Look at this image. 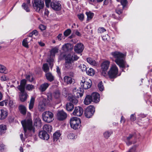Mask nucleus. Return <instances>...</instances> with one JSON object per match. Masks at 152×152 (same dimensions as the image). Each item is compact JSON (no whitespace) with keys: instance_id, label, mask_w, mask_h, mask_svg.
Masks as SVG:
<instances>
[{"instance_id":"obj_1","label":"nucleus","mask_w":152,"mask_h":152,"mask_svg":"<svg viewBox=\"0 0 152 152\" xmlns=\"http://www.w3.org/2000/svg\"><path fill=\"white\" fill-rule=\"evenodd\" d=\"M111 54L115 58V61L120 67L124 68L125 67V62L123 59L124 54L118 51L112 52Z\"/></svg>"},{"instance_id":"obj_2","label":"nucleus","mask_w":152,"mask_h":152,"mask_svg":"<svg viewBox=\"0 0 152 152\" xmlns=\"http://www.w3.org/2000/svg\"><path fill=\"white\" fill-rule=\"evenodd\" d=\"M26 83V80L25 79L22 80L20 84L18 86V88L20 91L19 93V98L20 100L23 102L25 101L27 98L28 95L25 91V86Z\"/></svg>"},{"instance_id":"obj_3","label":"nucleus","mask_w":152,"mask_h":152,"mask_svg":"<svg viewBox=\"0 0 152 152\" xmlns=\"http://www.w3.org/2000/svg\"><path fill=\"white\" fill-rule=\"evenodd\" d=\"M32 120L30 118L21 121V123L23 128L24 132L26 134L27 130L29 132L32 131L33 133L35 132V129L32 125Z\"/></svg>"},{"instance_id":"obj_4","label":"nucleus","mask_w":152,"mask_h":152,"mask_svg":"<svg viewBox=\"0 0 152 152\" xmlns=\"http://www.w3.org/2000/svg\"><path fill=\"white\" fill-rule=\"evenodd\" d=\"M32 4L34 10L39 12L44 8L45 6L44 2L42 0H33Z\"/></svg>"},{"instance_id":"obj_5","label":"nucleus","mask_w":152,"mask_h":152,"mask_svg":"<svg viewBox=\"0 0 152 152\" xmlns=\"http://www.w3.org/2000/svg\"><path fill=\"white\" fill-rule=\"evenodd\" d=\"M42 118L45 122L49 123L53 121L54 119L53 114L49 111H46L42 114Z\"/></svg>"},{"instance_id":"obj_6","label":"nucleus","mask_w":152,"mask_h":152,"mask_svg":"<svg viewBox=\"0 0 152 152\" xmlns=\"http://www.w3.org/2000/svg\"><path fill=\"white\" fill-rule=\"evenodd\" d=\"M70 124L72 128L75 129H77L80 125L81 120L78 118L72 117L70 119Z\"/></svg>"},{"instance_id":"obj_7","label":"nucleus","mask_w":152,"mask_h":152,"mask_svg":"<svg viewBox=\"0 0 152 152\" xmlns=\"http://www.w3.org/2000/svg\"><path fill=\"white\" fill-rule=\"evenodd\" d=\"M118 72V67L116 65H112L108 71V75L110 78H114L117 76Z\"/></svg>"},{"instance_id":"obj_8","label":"nucleus","mask_w":152,"mask_h":152,"mask_svg":"<svg viewBox=\"0 0 152 152\" xmlns=\"http://www.w3.org/2000/svg\"><path fill=\"white\" fill-rule=\"evenodd\" d=\"M95 111V108L93 106H89L85 110V116L88 118H90L94 115Z\"/></svg>"},{"instance_id":"obj_9","label":"nucleus","mask_w":152,"mask_h":152,"mask_svg":"<svg viewBox=\"0 0 152 152\" xmlns=\"http://www.w3.org/2000/svg\"><path fill=\"white\" fill-rule=\"evenodd\" d=\"M80 85L82 87L85 89L90 88L92 85L91 81L89 79H83L81 80Z\"/></svg>"},{"instance_id":"obj_10","label":"nucleus","mask_w":152,"mask_h":152,"mask_svg":"<svg viewBox=\"0 0 152 152\" xmlns=\"http://www.w3.org/2000/svg\"><path fill=\"white\" fill-rule=\"evenodd\" d=\"M50 6L51 7L56 11L60 10L61 7V4L59 1H53L50 3Z\"/></svg>"},{"instance_id":"obj_11","label":"nucleus","mask_w":152,"mask_h":152,"mask_svg":"<svg viewBox=\"0 0 152 152\" xmlns=\"http://www.w3.org/2000/svg\"><path fill=\"white\" fill-rule=\"evenodd\" d=\"M73 94L75 98H78L81 97L83 95L84 91L83 89L80 88L79 89H77L76 88L73 89Z\"/></svg>"},{"instance_id":"obj_12","label":"nucleus","mask_w":152,"mask_h":152,"mask_svg":"<svg viewBox=\"0 0 152 152\" xmlns=\"http://www.w3.org/2000/svg\"><path fill=\"white\" fill-rule=\"evenodd\" d=\"M84 46L82 43H78L75 46L74 50L77 53H81L84 49Z\"/></svg>"},{"instance_id":"obj_13","label":"nucleus","mask_w":152,"mask_h":152,"mask_svg":"<svg viewBox=\"0 0 152 152\" xmlns=\"http://www.w3.org/2000/svg\"><path fill=\"white\" fill-rule=\"evenodd\" d=\"M83 113V108L80 106L75 107V110L73 113L74 115L77 116H80Z\"/></svg>"},{"instance_id":"obj_14","label":"nucleus","mask_w":152,"mask_h":152,"mask_svg":"<svg viewBox=\"0 0 152 152\" xmlns=\"http://www.w3.org/2000/svg\"><path fill=\"white\" fill-rule=\"evenodd\" d=\"M67 114L63 110L58 111L57 114V118L60 121H63L66 118Z\"/></svg>"},{"instance_id":"obj_15","label":"nucleus","mask_w":152,"mask_h":152,"mask_svg":"<svg viewBox=\"0 0 152 152\" xmlns=\"http://www.w3.org/2000/svg\"><path fill=\"white\" fill-rule=\"evenodd\" d=\"M39 137L42 139L48 140L49 138L48 134L45 131H41L39 133Z\"/></svg>"},{"instance_id":"obj_16","label":"nucleus","mask_w":152,"mask_h":152,"mask_svg":"<svg viewBox=\"0 0 152 152\" xmlns=\"http://www.w3.org/2000/svg\"><path fill=\"white\" fill-rule=\"evenodd\" d=\"M93 102L97 103L98 102L100 99V95L97 93L94 92L91 95Z\"/></svg>"},{"instance_id":"obj_17","label":"nucleus","mask_w":152,"mask_h":152,"mask_svg":"<svg viewBox=\"0 0 152 152\" xmlns=\"http://www.w3.org/2000/svg\"><path fill=\"white\" fill-rule=\"evenodd\" d=\"M110 62L108 61H105L103 62L101 65V69L104 71H106L109 68Z\"/></svg>"},{"instance_id":"obj_18","label":"nucleus","mask_w":152,"mask_h":152,"mask_svg":"<svg viewBox=\"0 0 152 152\" xmlns=\"http://www.w3.org/2000/svg\"><path fill=\"white\" fill-rule=\"evenodd\" d=\"M86 60L89 64L92 66H96L98 65V62L91 58H87Z\"/></svg>"},{"instance_id":"obj_19","label":"nucleus","mask_w":152,"mask_h":152,"mask_svg":"<svg viewBox=\"0 0 152 152\" xmlns=\"http://www.w3.org/2000/svg\"><path fill=\"white\" fill-rule=\"evenodd\" d=\"M49 85L50 84L47 83H45L40 86L39 89L42 92H44L48 88Z\"/></svg>"},{"instance_id":"obj_20","label":"nucleus","mask_w":152,"mask_h":152,"mask_svg":"<svg viewBox=\"0 0 152 152\" xmlns=\"http://www.w3.org/2000/svg\"><path fill=\"white\" fill-rule=\"evenodd\" d=\"M7 111L3 109L0 110V119H3L6 118L7 115Z\"/></svg>"},{"instance_id":"obj_21","label":"nucleus","mask_w":152,"mask_h":152,"mask_svg":"<svg viewBox=\"0 0 152 152\" xmlns=\"http://www.w3.org/2000/svg\"><path fill=\"white\" fill-rule=\"evenodd\" d=\"M92 102H93V101L91 95H87L84 101V103L86 105H88L90 104Z\"/></svg>"},{"instance_id":"obj_22","label":"nucleus","mask_w":152,"mask_h":152,"mask_svg":"<svg viewBox=\"0 0 152 152\" xmlns=\"http://www.w3.org/2000/svg\"><path fill=\"white\" fill-rule=\"evenodd\" d=\"M62 48L65 52H66L72 50V45L69 43L66 44L62 46Z\"/></svg>"},{"instance_id":"obj_23","label":"nucleus","mask_w":152,"mask_h":152,"mask_svg":"<svg viewBox=\"0 0 152 152\" xmlns=\"http://www.w3.org/2000/svg\"><path fill=\"white\" fill-rule=\"evenodd\" d=\"M18 109L20 113L25 115L26 114V107L23 105H20L18 107Z\"/></svg>"},{"instance_id":"obj_24","label":"nucleus","mask_w":152,"mask_h":152,"mask_svg":"<svg viewBox=\"0 0 152 152\" xmlns=\"http://www.w3.org/2000/svg\"><path fill=\"white\" fill-rule=\"evenodd\" d=\"M45 107L46 104L43 101H41L39 102L38 108L40 111H44L45 110Z\"/></svg>"},{"instance_id":"obj_25","label":"nucleus","mask_w":152,"mask_h":152,"mask_svg":"<svg viewBox=\"0 0 152 152\" xmlns=\"http://www.w3.org/2000/svg\"><path fill=\"white\" fill-rule=\"evenodd\" d=\"M72 78L69 76H66L64 78V82L67 84H71L72 82Z\"/></svg>"},{"instance_id":"obj_26","label":"nucleus","mask_w":152,"mask_h":152,"mask_svg":"<svg viewBox=\"0 0 152 152\" xmlns=\"http://www.w3.org/2000/svg\"><path fill=\"white\" fill-rule=\"evenodd\" d=\"M133 136V135L132 134H130L128 137H127L125 139V141L127 145L129 146L132 144V142L130 141V140L132 138Z\"/></svg>"},{"instance_id":"obj_27","label":"nucleus","mask_w":152,"mask_h":152,"mask_svg":"<svg viewBox=\"0 0 152 152\" xmlns=\"http://www.w3.org/2000/svg\"><path fill=\"white\" fill-rule=\"evenodd\" d=\"M45 76L47 80L50 82H52L54 80V76L50 72L46 73Z\"/></svg>"},{"instance_id":"obj_28","label":"nucleus","mask_w":152,"mask_h":152,"mask_svg":"<svg viewBox=\"0 0 152 152\" xmlns=\"http://www.w3.org/2000/svg\"><path fill=\"white\" fill-rule=\"evenodd\" d=\"M34 125L36 126L41 127L42 126V122L39 118H36L34 121Z\"/></svg>"},{"instance_id":"obj_29","label":"nucleus","mask_w":152,"mask_h":152,"mask_svg":"<svg viewBox=\"0 0 152 152\" xmlns=\"http://www.w3.org/2000/svg\"><path fill=\"white\" fill-rule=\"evenodd\" d=\"M73 65L74 64L72 62L65 61V67L67 69H72L73 67Z\"/></svg>"},{"instance_id":"obj_30","label":"nucleus","mask_w":152,"mask_h":152,"mask_svg":"<svg viewBox=\"0 0 152 152\" xmlns=\"http://www.w3.org/2000/svg\"><path fill=\"white\" fill-rule=\"evenodd\" d=\"M44 131H47L48 132H50L52 131V126L48 124H45L44 125L43 127Z\"/></svg>"},{"instance_id":"obj_31","label":"nucleus","mask_w":152,"mask_h":152,"mask_svg":"<svg viewBox=\"0 0 152 152\" xmlns=\"http://www.w3.org/2000/svg\"><path fill=\"white\" fill-rule=\"evenodd\" d=\"M74 108V105L70 102L67 103L66 105V108L67 110L68 111H72Z\"/></svg>"},{"instance_id":"obj_32","label":"nucleus","mask_w":152,"mask_h":152,"mask_svg":"<svg viewBox=\"0 0 152 152\" xmlns=\"http://www.w3.org/2000/svg\"><path fill=\"white\" fill-rule=\"evenodd\" d=\"M35 101V98L33 97H31L29 105V109L31 110L33 108Z\"/></svg>"},{"instance_id":"obj_33","label":"nucleus","mask_w":152,"mask_h":152,"mask_svg":"<svg viewBox=\"0 0 152 152\" xmlns=\"http://www.w3.org/2000/svg\"><path fill=\"white\" fill-rule=\"evenodd\" d=\"M86 72L88 75L91 76H93L95 74L94 70L91 68L88 69L87 70H86Z\"/></svg>"},{"instance_id":"obj_34","label":"nucleus","mask_w":152,"mask_h":152,"mask_svg":"<svg viewBox=\"0 0 152 152\" xmlns=\"http://www.w3.org/2000/svg\"><path fill=\"white\" fill-rule=\"evenodd\" d=\"M58 48L56 47L52 49L50 51V56H54L55 54L58 53Z\"/></svg>"},{"instance_id":"obj_35","label":"nucleus","mask_w":152,"mask_h":152,"mask_svg":"<svg viewBox=\"0 0 152 152\" xmlns=\"http://www.w3.org/2000/svg\"><path fill=\"white\" fill-rule=\"evenodd\" d=\"M73 56L70 54H68L66 57V61L73 62Z\"/></svg>"},{"instance_id":"obj_36","label":"nucleus","mask_w":152,"mask_h":152,"mask_svg":"<svg viewBox=\"0 0 152 152\" xmlns=\"http://www.w3.org/2000/svg\"><path fill=\"white\" fill-rule=\"evenodd\" d=\"M54 141H56L59 139L61 136V134L59 132H56L53 135Z\"/></svg>"},{"instance_id":"obj_37","label":"nucleus","mask_w":152,"mask_h":152,"mask_svg":"<svg viewBox=\"0 0 152 152\" xmlns=\"http://www.w3.org/2000/svg\"><path fill=\"white\" fill-rule=\"evenodd\" d=\"M6 129V126L5 125L3 124L0 125V134L4 133Z\"/></svg>"},{"instance_id":"obj_38","label":"nucleus","mask_w":152,"mask_h":152,"mask_svg":"<svg viewBox=\"0 0 152 152\" xmlns=\"http://www.w3.org/2000/svg\"><path fill=\"white\" fill-rule=\"evenodd\" d=\"M86 14L87 15V20H91L93 18L94 15V13L90 12H86Z\"/></svg>"},{"instance_id":"obj_39","label":"nucleus","mask_w":152,"mask_h":152,"mask_svg":"<svg viewBox=\"0 0 152 152\" xmlns=\"http://www.w3.org/2000/svg\"><path fill=\"white\" fill-rule=\"evenodd\" d=\"M26 88L27 90L31 91L34 88V86L32 84H27L26 86Z\"/></svg>"},{"instance_id":"obj_40","label":"nucleus","mask_w":152,"mask_h":152,"mask_svg":"<svg viewBox=\"0 0 152 152\" xmlns=\"http://www.w3.org/2000/svg\"><path fill=\"white\" fill-rule=\"evenodd\" d=\"M6 68L4 66L0 64V73H7Z\"/></svg>"},{"instance_id":"obj_41","label":"nucleus","mask_w":152,"mask_h":152,"mask_svg":"<svg viewBox=\"0 0 152 152\" xmlns=\"http://www.w3.org/2000/svg\"><path fill=\"white\" fill-rule=\"evenodd\" d=\"M26 78L27 80L30 82H32L34 80V78L31 75H26Z\"/></svg>"},{"instance_id":"obj_42","label":"nucleus","mask_w":152,"mask_h":152,"mask_svg":"<svg viewBox=\"0 0 152 152\" xmlns=\"http://www.w3.org/2000/svg\"><path fill=\"white\" fill-rule=\"evenodd\" d=\"M121 5H118V7L116 10V12L119 15H120L122 13L123 9H124L123 8V7H121Z\"/></svg>"},{"instance_id":"obj_43","label":"nucleus","mask_w":152,"mask_h":152,"mask_svg":"<svg viewBox=\"0 0 152 152\" xmlns=\"http://www.w3.org/2000/svg\"><path fill=\"white\" fill-rule=\"evenodd\" d=\"M60 93L59 90L56 91L53 94V96L56 99L58 98L60 96Z\"/></svg>"},{"instance_id":"obj_44","label":"nucleus","mask_w":152,"mask_h":152,"mask_svg":"<svg viewBox=\"0 0 152 152\" xmlns=\"http://www.w3.org/2000/svg\"><path fill=\"white\" fill-rule=\"evenodd\" d=\"M42 68L43 70L45 72H48L49 70V67L47 64H43Z\"/></svg>"},{"instance_id":"obj_45","label":"nucleus","mask_w":152,"mask_h":152,"mask_svg":"<svg viewBox=\"0 0 152 152\" xmlns=\"http://www.w3.org/2000/svg\"><path fill=\"white\" fill-rule=\"evenodd\" d=\"M27 38H26L23 40L22 42V45L24 47L28 48V46L27 40Z\"/></svg>"},{"instance_id":"obj_46","label":"nucleus","mask_w":152,"mask_h":152,"mask_svg":"<svg viewBox=\"0 0 152 152\" xmlns=\"http://www.w3.org/2000/svg\"><path fill=\"white\" fill-rule=\"evenodd\" d=\"M22 7L27 12H29L30 9L28 7V5L25 3H23L22 5Z\"/></svg>"},{"instance_id":"obj_47","label":"nucleus","mask_w":152,"mask_h":152,"mask_svg":"<svg viewBox=\"0 0 152 152\" xmlns=\"http://www.w3.org/2000/svg\"><path fill=\"white\" fill-rule=\"evenodd\" d=\"M113 132H109L107 131L105 132L104 134V137L107 139L108 138L110 135L112 134Z\"/></svg>"},{"instance_id":"obj_48","label":"nucleus","mask_w":152,"mask_h":152,"mask_svg":"<svg viewBox=\"0 0 152 152\" xmlns=\"http://www.w3.org/2000/svg\"><path fill=\"white\" fill-rule=\"evenodd\" d=\"M75 97H72L69 99V100L75 104H76L78 103V100Z\"/></svg>"},{"instance_id":"obj_49","label":"nucleus","mask_w":152,"mask_h":152,"mask_svg":"<svg viewBox=\"0 0 152 152\" xmlns=\"http://www.w3.org/2000/svg\"><path fill=\"white\" fill-rule=\"evenodd\" d=\"M98 87L99 90L101 91H102L103 90L104 87L102 84V82H100L99 83L98 85Z\"/></svg>"},{"instance_id":"obj_50","label":"nucleus","mask_w":152,"mask_h":152,"mask_svg":"<svg viewBox=\"0 0 152 152\" xmlns=\"http://www.w3.org/2000/svg\"><path fill=\"white\" fill-rule=\"evenodd\" d=\"M71 31L70 29H68L66 30L64 33V35L66 36H68L71 33Z\"/></svg>"},{"instance_id":"obj_51","label":"nucleus","mask_w":152,"mask_h":152,"mask_svg":"<svg viewBox=\"0 0 152 152\" xmlns=\"http://www.w3.org/2000/svg\"><path fill=\"white\" fill-rule=\"evenodd\" d=\"M79 67L83 72L85 71H86V70L88 69V68H86V66L83 64H81Z\"/></svg>"},{"instance_id":"obj_52","label":"nucleus","mask_w":152,"mask_h":152,"mask_svg":"<svg viewBox=\"0 0 152 152\" xmlns=\"http://www.w3.org/2000/svg\"><path fill=\"white\" fill-rule=\"evenodd\" d=\"M8 103V101L7 100H4L0 102V106H3L4 105H7Z\"/></svg>"},{"instance_id":"obj_53","label":"nucleus","mask_w":152,"mask_h":152,"mask_svg":"<svg viewBox=\"0 0 152 152\" xmlns=\"http://www.w3.org/2000/svg\"><path fill=\"white\" fill-rule=\"evenodd\" d=\"M127 3V0H121V4L123 6V8H124L126 6Z\"/></svg>"},{"instance_id":"obj_54","label":"nucleus","mask_w":152,"mask_h":152,"mask_svg":"<svg viewBox=\"0 0 152 152\" xmlns=\"http://www.w3.org/2000/svg\"><path fill=\"white\" fill-rule=\"evenodd\" d=\"M77 16L78 18L81 21H82L84 20V15L83 14H79L77 15Z\"/></svg>"},{"instance_id":"obj_55","label":"nucleus","mask_w":152,"mask_h":152,"mask_svg":"<svg viewBox=\"0 0 152 152\" xmlns=\"http://www.w3.org/2000/svg\"><path fill=\"white\" fill-rule=\"evenodd\" d=\"M68 138L70 139H73L75 138V134L73 133H70L68 135Z\"/></svg>"},{"instance_id":"obj_56","label":"nucleus","mask_w":152,"mask_h":152,"mask_svg":"<svg viewBox=\"0 0 152 152\" xmlns=\"http://www.w3.org/2000/svg\"><path fill=\"white\" fill-rule=\"evenodd\" d=\"M106 31V30L103 27L99 28L98 29V32L100 33H102Z\"/></svg>"},{"instance_id":"obj_57","label":"nucleus","mask_w":152,"mask_h":152,"mask_svg":"<svg viewBox=\"0 0 152 152\" xmlns=\"http://www.w3.org/2000/svg\"><path fill=\"white\" fill-rule=\"evenodd\" d=\"M9 105L11 107H13L14 106V102L12 100H9Z\"/></svg>"},{"instance_id":"obj_58","label":"nucleus","mask_w":152,"mask_h":152,"mask_svg":"<svg viewBox=\"0 0 152 152\" xmlns=\"http://www.w3.org/2000/svg\"><path fill=\"white\" fill-rule=\"evenodd\" d=\"M46 27L43 25H40L39 26V28L42 31L46 29Z\"/></svg>"},{"instance_id":"obj_59","label":"nucleus","mask_w":152,"mask_h":152,"mask_svg":"<svg viewBox=\"0 0 152 152\" xmlns=\"http://www.w3.org/2000/svg\"><path fill=\"white\" fill-rule=\"evenodd\" d=\"M50 0H45V5L47 7H49L50 6V4L51 3Z\"/></svg>"},{"instance_id":"obj_60","label":"nucleus","mask_w":152,"mask_h":152,"mask_svg":"<svg viewBox=\"0 0 152 152\" xmlns=\"http://www.w3.org/2000/svg\"><path fill=\"white\" fill-rule=\"evenodd\" d=\"M135 150L136 147L135 146H134L131 148L128 152H135Z\"/></svg>"},{"instance_id":"obj_61","label":"nucleus","mask_w":152,"mask_h":152,"mask_svg":"<svg viewBox=\"0 0 152 152\" xmlns=\"http://www.w3.org/2000/svg\"><path fill=\"white\" fill-rule=\"evenodd\" d=\"M130 119L132 121H134L136 119V117L134 114H132L130 116Z\"/></svg>"},{"instance_id":"obj_62","label":"nucleus","mask_w":152,"mask_h":152,"mask_svg":"<svg viewBox=\"0 0 152 152\" xmlns=\"http://www.w3.org/2000/svg\"><path fill=\"white\" fill-rule=\"evenodd\" d=\"M32 34H33V35H34L36 36H37L38 35V31L36 30H34L32 32Z\"/></svg>"},{"instance_id":"obj_63","label":"nucleus","mask_w":152,"mask_h":152,"mask_svg":"<svg viewBox=\"0 0 152 152\" xmlns=\"http://www.w3.org/2000/svg\"><path fill=\"white\" fill-rule=\"evenodd\" d=\"M62 34H59L57 36V38L59 41L61 40L62 37Z\"/></svg>"},{"instance_id":"obj_64","label":"nucleus","mask_w":152,"mask_h":152,"mask_svg":"<svg viewBox=\"0 0 152 152\" xmlns=\"http://www.w3.org/2000/svg\"><path fill=\"white\" fill-rule=\"evenodd\" d=\"M125 121V119L123 116H122L121 118L120 122L121 123H124Z\"/></svg>"}]
</instances>
